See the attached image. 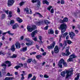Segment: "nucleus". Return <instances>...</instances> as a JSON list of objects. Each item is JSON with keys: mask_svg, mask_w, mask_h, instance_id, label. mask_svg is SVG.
<instances>
[{"mask_svg": "<svg viewBox=\"0 0 80 80\" xmlns=\"http://www.w3.org/2000/svg\"><path fill=\"white\" fill-rule=\"evenodd\" d=\"M73 72V69L70 68L69 70H65L64 71L61 72V76L64 77L65 76V73H66V78H68L69 77H70L72 75Z\"/></svg>", "mask_w": 80, "mask_h": 80, "instance_id": "f257e3e1", "label": "nucleus"}, {"mask_svg": "<svg viewBox=\"0 0 80 80\" xmlns=\"http://www.w3.org/2000/svg\"><path fill=\"white\" fill-rule=\"evenodd\" d=\"M67 28V26L65 23L62 24L60 27H58L59 30H61V33H64L66 31V29Z\"/></svg>", "mask_w": 80, "mask_h": 80, "instance_id": "f03ea898", "label": "nucleus"}, {"mask_svg": "<svg viewBox=\"0 0 80 80\" xmlns=\"http://www.w3.org/2000/svg\"><path fill=\"white\" fill-rule=\"evenodd\" d=\"M37 28V27L35 25H33L32 26V27H31L30 26H27V29L28 32H32V31L35 30Z\"/></svg>", "mask_w": 80, "mask_h": 80, "instance_id": "7ed1b4c3", "label": "nucleus"}, {"mask_svg": "<svg viewBox=\"0 0 80 80\" xmlns=\"http://www.w3.org/2000/svg\"><path fill=\"white\" fill-rule=\"evenodd\" d=\"M70 54V52H69V48L66 49L65 53L62 52V56H68Z\"/></svg>", "mask_w": 80, "mask_h": 80, "instance_id": "20e7f679", "label": "nucleus"}, {"mask_svg": "<svg viewBox=\"0 0 80 80\" xmlns=\"http://www.w3.org/2000/svg\"><path fill=\"white\" fill-rule=\"evenodd\" d=\"M67 35H68V32H65L64 33H62L61 35L59 36V38H60L59 41H61L62 37H63V38H65V37H66V36H67Z\"/></svg>", "mask_w": 80, "mask_h": 80, "instance_id": "39448f33", "label": "nucleus"}, {"mask_svg": "<svg viewBox=\"0 0 80 80\" xmlns=\"http://www.w3.org/2000/svg\"><path fill=\"white\" fill-rule=\"evenodd\" d=\"M14 2L15 0H9L8 2V7H11V6H12L13 3Z\"/></svg>", "mask_w": 80, "mask_h": 80, "instance_id": "423d86ee", "label": "nucleus"}, {"mask_svg": "<svg viewBox=\"0 0 80 80\" xmlns=\"http://www.w3.org/2000/svg\"><path fill=\"white\" fill-rule=\"evenodd\" d=\"M55 42H53L52 44H51L50 46H48V49H53L55 47Z\"/></svg>", "mask_w": 80, "mask_h": 80, "instance_id": "0eeeda50", "label": "nucleus"}, {"mask_svg": "<svg viewBox=\"0 0 80 80\" xmlns=\"http://www.w3.org/2000/svg\"><path fill=\"white\" fill-rule=\"evenodd\" d=\"M69 35H70V37H71V39H73V37L76 35L75 33L72 32H69Z\"/></svg>", "mask_w": 80, "mask_h": 80, "instance_id": "6e6552de", "label": "nucleus"}, {"mask_svg": "<svg viewBox=\"0 0 80 80\" xmlns=\"http://www.w3.org/2000/svg\"><path fill=\"white\" fill-rule=\"evenodd\" d=\"M63 61L61 59L59 61V63L58 64V66H59L61 68H62V63H63Z\"/></svg>", "mask_w": 80, "mask_h": 80, "instance_id": "1a4fd4ad", "label": "nucleus"}, {"mask_svg": "<svg viewBox=\"0 0 80 80\" xmlns=\"http://www.w3.org/2000/svg\"><path fill=\"white\" fill-rule=\"evenodd\" d=\"M38 31L37 30H35L33 32L31 33V36L32 37H35V35H36V33H37Z\"/></svg>", "mask_w": 80, "mask_h": 80, "instance_id": "9d476101", "label": "nucleus"}, {"mask_svg": "<svg viewBox=\"0 0 80 80\" xmlns=\"http://www.w3.org/2000/svg\"><path fill=\"white\" fill-rule=\"evenodd\" d=\"M54 53H58V52H59V50H58V46H56L54 49Z\"/></svg>", "mask_w": 80, "mask_h": 80, "instance_id": "9b49d317", "label": "nucleus"}, {"mask_svg": "<svg viewBox=\"0 0 80 80\" xmlns=\"http://www.w3.org/2000/svg\"><path fill=\"white\" fill-rule=\"evenodd\" d=\"M34 23L36 24V25H38V26H40V25H41V22L40 21H34Z\"/></svg>", "mask_w": 80, "mask_h": 80, "instance_id": "f8f14e48", "label": "nucleus"}, {"mask_svg": "<svg viewBox=\"0 0 80 80\" xmlns=\"http://www.w3.org/2000/svg\"><path fill=\"white\" fill-rule=\"evenodd\" d=\"M18 27V24L17 23H15L12 26V29H16Z\"/></svg>", "mask_w": 80, "mask_h": 80, "instance_id": "ddd939ff", "label": "nucleus"}, {"mask_svg": "<svg viewBox=\"0 0 80 80\" xmlns=\"http://www.w3.org/2000/svg\"><path fill=\"white\" fill-rule=\"evenodd\" d=\"M15 45L16 48H20V44L18 42L15 43Z\"/></svg>", "mask_w": 80, "mask_h": 80, "instance_id": "4468645a", "label": "nucleus"}, {"mask_svg": "<svg viewBox=\"0 0 80 80\" xmlns=\"http://www.w3.org/2000/svg\"><path fill=\"white\" fill-rule=\"evenodd\" d=\"M11 50L13 52L15 51L16 48H15V45H13L11 46Z\"/></svg>", "mask_w": 80, "mask_h": 80, "instance_id": "2eb2a0df", "label": "nucleus"}, {"mask_svg": "<svg viewBox=\"0 0 80 80\" xmlns=\"http://www.w3.org/2000/svg\"><path fill=\"white\" fill-rule=\"evenodd\" d=\"M16 20L19 23H22L23 22V20L19 18H16Z\"/></svg>", "mask_w": 80, "mask_h": 80, "instance_id": "dca6fc26", "label": "nucleus"}, {"mask_svg": "<svg viewBox=\"0 0 80 80\" xmlns=\"http://www.w3.org/2000/svg\"><path fill=\"white\" fill-rule=\"evenodd\" d=\"M49 34H53V30L52 29H50L48 31Z\"/></svg>", "mask_w": 80, "mask_h": 80, "instance_id": "f3484780", "label": "nucleus"}, {"mask_svg": "<svg viewBox=\"0 0 80 80\" xmlns=\"http://www.w3.org/2000/svg\"><path fill=\"white\" fill-rule=\"evenodd\" d=\"M27 47H24L22 48V49H21L20 50V51H21V52H25V51H27Z\"/></svg>", "mask_w": 80, "mask_h": 80, "instance_id": "a211bd4d", "label": "nucleus"}, {"mask_svg": "<svg viewBox=\"0 0 80 80\" xmlns=\"http://www.w3.org/2000/svg\"><path fill=\"white\" fill-rule=\"evenodd\" d=\"M5 63L7 64H8V67H10V66H12V64H11V62H10V61H7L5 62Z\"/></svg>", "mask_w": 80, "mask_h": 80, "instance_id": "6ab92c4d", "label": "nucleus"}, {"mask_svg": "<svg viewBox=\"0 0 80 80\" xmlns=\"http://www.w3.org/2000/svg\"><path fill=\"white\" fill-rule=\"evenodd\" d=\"M62 60H63V62H62V63L63 66L64 67H67V62H65V61H64V60L63 58L61 59Z\"/></svg>", "mask_w": 80, "mask_h": 80, "instance_id": "aec40b11", "label": "nucleus"}, {"mask_svg": "<svg viewBox=\"0 0 80 80\" xmlns=\"http://www.w3.org/2000/svg\"><path fill=\"white\" fill-rule=\"evenodd\" d=\"M37 2V7H38V8H40V0H39L38 2Z\"/></svg>", "mask_w": 80, "mask_h": 80, "instance_id": "412c9836", "label": "nucleus"}, {"mask_svg": "<svg viewBox=\"0 0 80 80\" xmlns=\"http://www.w3.org/2000/svg\"><path fill=\"white\" fill-rule=\"evenodd\" d=\"M42 2L43 4H47V5H48L49 4V3L47 1V0H43L42 1Z\"/></svg>", "mask_w": 80, "mask_h": 80, "instance_id": "4be33fe9", "label": "nucleus"}, {"mask_svg": "<svg viewBox=\"0 0 80 80\" xmlns=\"http://www.w3.org/2000/svg\"><path fill=\"white\" fill-rule=\"evenodd\" d=\"M44 23H45V24H46V25H48V24H50V22L47 20H45L44 21Z\"/></svg>", "mask_w": 80, "mask_h": 80, "instance_id": "5701e85b", "label": "nucleus"}, {"mask_svg": "<svg viewBox=\"0 0 80 80\" xmlns=\"http://www.w3.org/2000/svg\"><path fill=\"white\" fill-rule=\"evenodd\" d=\"M24 11L26 12L27 13L29 14V11L28 10V8H26L24 9Z\"/></svg>", "mask_w": 80, "mask_h": 80, "instance_id": "b1692460", "label": "nucleus"}, {"mask_svg": "<svg viewBox=\"0 0 80 80\" xmlns=\"http://www.w3.org/2000/svg\"><path fill=\"white\" fill-rule=\"evenodd\" d=\"M35 13L36 14V15H38V16L39 17H43V16H42V14H41L40 13L38 12H36Z\"/></svg>", "mask_w": 80, "mask_h": 80, "instance_id": "393cba45", "label": "nucleus"}, {"mask_svg": "<svg viewBox=\"0 0 80 80\" xmlns=\"http://www.w3.org/2000/svg\"><path fill=\"white\" fill-rule=\"evenodd\" d=\"M80 77V75H79V74H77V77L76 78H75V80H78V79H79V77Z\"/></svg>", "mask_w": 80, "mask_h": 80, "instance_id": "a878e982", "label": "nucleus"}, {"mask_svg": "<svg viewBox=\"0 0 80 80\" xmlns=\"http://www.w3.org/2000/svg\"><path fill=\"white\" fill-rule=\"evenodd\" d=\"M63 20L64 21V22H68V18L67 17H66L64 18Z\"/></svg>", "mask_w": 80, "mask_h": 80, "instance_id": "bb28decb", "label": "nucleus"}, {"mask_svg": "<svg viewBox=\"0 0 80 80\" xmlns=\"http://www.w3.org/2000/svg\"><path fill=\"white\" fill-rule=\"evenodd\" d=\"M70 57H71L72 58H76V57L75 55L72 54L70 56Z\"/></svg>", "mask_w": 80, "mask_h": 80, "instance_id": "cd10ccee", "label": "nucleus"}, {"mask_svg": "<svg viewBox=\"0 0 80 80\" xmlns=\"http://www.w3.org/2000/svg\"><path fill=\"white\" fill-rule=\"evenodd\" d=\"M13 23H15V21L13 20H12L10 21L9 24L11 25H12V24H13Z\"/></svg>", "mask_w": 80, "mask_h": 80, "instance_id": "c85d7f7f", "label": "nucleus"}, {"mask_svg": "<svg viewBox=\"0 0 80 80\" xmlns=\"http://www.w3.org/2000/svg\"><path fill=\"white\" fill-rule=\"evenodd\" d=\"M32 61V58H30L28 59L27 60V63H31V62Z\"/></svg>", "mask_w": 80, "mask_h": 80, "instance_id": "c756f323", "label": "nucleus"}, {"mask_svg": "<svg viewBox=\"0 0 80 80\" xmlns=\"http://www.w3.org/2000/svg\"><path fill=\"white\" fill-rule=\"evenodd\" d=\"M19 68H21V67L19 65L17 66L14 67V68H16L17 70H18Z\"/></svg>", "mask_w": 80, "mask_h": 80, "instance_id": "7c9ffc66", "label": "nucleus"}, {"mask_svg": "<svg viewBox=\"0 0 80 80\" xmlns=\"http://www.w3.org/2000/svg\"><path fill=\"white\" fill-rule=\"evenodd\" d=\"M39 0H32V2L33 3H36V2H37Z\"/></svg>", "mask_w": 80, "mask_h": 80, "instance_id": "2f4dec72", "label": "nucleus"}, {"mask_svg": "<svg viewBox=\"0 0 80 80\" xmlns=\"http://www.w3.org/2000/svg\"><path fill=\"white\" fill-rule=\"evenodd\" d=\"M32 74H29L28 75V78L29 79L30 78H32Z\"/></svg>", "mask_w": 80, "mask_h": 80, "instance_id": "473e14b6", "label": "nucleus"}, {"mask_svg": "<svg viewBox=\"0 0 80 80\" xmlns=\"http://www.w3.org/2000/svg\"><path fill=\"white\" fill-rule=\"evenodd\" d=\"M36 57L37 59H39L40 58L42 57V56L41 55H37L36 56Z\"/></svg>", "mask_w": 80, "mask_h": 80, "instance_id": "72a5a7b5", "label": "nucleus"}, {"mask_svg": "<svg viewBox=\"0 0 80 80\" xmlns=\"http://www.w3.org/2000/svg\"><path fill=\"white\" fill-rule=\"evenodd\" d=\"M16 57H17V55L15 54H13L12 56L10 57V58H16Z\"/></svg>", "mask_w": 80, "mask_h": 80, "instance_id": "f704fd0d", "label": "nucleus"}, {"mask_svg": "<svg viewBox=\"0 0 80 80\" xmlns=\"http://www.w3.org/2000/svg\"><path fill=\"white\" fill-rule=\"evenodd\" d=\"M25 2H21L19 3L20 6H22V5H24V3H25Z\"/></svg>", "mask_w": 80, "mask_h": 80, "instance_id": "c9c22d12", "label": "nucleus"}, {"mask_svg": "<svg viewBox=\"0 0 80 80\" xmlns=\"http://www.w3.org/2000/svg\"><path fill=\"white\" fill-rule=\"evenodd\" d=\"M1 66L2 67H5V68H4V69H5L6 68V67H7V65H6V64H4V63H3L2 64H1Z\"/></svg>", "mask_w": 80, "mask_h": 80, "instance_id": "e433bc0d", "label": "nucleus"}, {"mask_svg": "<svg viewBox=\"0 0 80 80\" xmlns=\"http://www.w3.org/2000/svg\"><path fill=\"white\" fill-rule=\"evenodd\" d=\"M52 8V6H50L49 7H48L47 8V9L49 10V11H50V10L51 9V8Z\"/></svg>", "mask_w": 80, "mask_h": 80, "instance_id": "4c0bfd02", "label": "nucleus"}, {"mask_svg": "<svg viewBox=\"0 0 80 80\" xmlns=\"http://www.w3.org/2000/svg\"><path fill=\"white\" fill-rule=\"evenodd\" d=\"M69 62H72L73 61V58H70L68 59Z\"/></svg>", "mask_w": 80, "mask_h": 80, "instance_id": "58836bf2", "label": "nucleus"}, {"mask_svg": "<svg viewBox=\"0 0 80 80\" xmlns=\"http://www.w3.org/2000/svg\"><path fill=\"white\" fill-rule=\"evenodd\" d=\"M32 39L33 40L35 41V42H37V38L36 37L33 38Z\"/></svg>", "mask_w": 80, "mask_h": 80, "instance_id": "ea45409f", "label": "nucleus"}, {"mask_svg": "<svg viewBox=\"0 0 80 80\" xmlns=\"http://www.w3.org/2000/svg\"><path fill=\"white\" fill-rule=\"evenodd\" d=\"M67 42L66 41H64V43H63V45L65 47L67 46Z\"/></svg>", "mask_w": 80, "mask_h": 80, "instance_id": "a19ab883", "label": "nucleus"}, {"mask_svg": "<svg viewBox=\"0 0 80 80\" xmlns=\"http://www.w3.org/2000/svg\"><path fill=\"white\" fill-rule=\"evenodd\" d=\"M31 80H36V77H35V76H34L33 78H31Z\"/></svg>", "mask_w": 80, "mask_h": 80, "instance_id": "79ce46f5", "label": "nucleus"}, {"mask_svg": "<svg viewBox=\"0 0 80 80\" xmlns=\"http://www.w3.org/2000/svg\"><path fill=\"white\" fill-rule=\"evenodd\" d=\"M67 43H68V44H71V43H72V41H71L70 40H68Z\"/></svg>", "mask_w": 80, "mask_h": 80, "instance_id": "37998d69", "label": "nucleus"}, {"mask_svg": "<svg viewBox=\"0 0 80 80\" xmlns=\"http://www.w3.org/2000/svg\"><path fill=\"white\" fill-rule=\"evenodd\" d=\"M28 42L29 44L30 45H33V43L32 41H30Z\"/></svg>", "mask_w": 80, "mask_h": 80, "instance_id": "c03bdc74", "label": "nucleus"}, {"mask_svg": "<svg viewBox=\"0 0 80 80\" xmlns=\"http://www.w3.org/2000/svg\"><path fill=\"white\" fill-rule=\"evenodd\" d=\"M61 23H64V21L63 20H62V19H60L59 21Z\"/></svg>", "mask_w": 80, "mask_h": 80, "instance_id": "a18cd8bd", "label": "nucleus"}, {"mask_svg": "<svg viewBox=\"0 0 80 80\" xmlns=\"http://www.w3.org/2000/svg\"><path fill=\"white\" fill-rule=\"evenodd\" d=\"M61 4H64L65 3V1L64 0H61Z\"/></svg>", "mask_w": 80, "mask_h": 80, "instance_id": "49530a36", "label": "nucleus"}, {"mask_svg": "<svg viewBox=\"0 0 80 80\" xmlns=\"http://www.w3.org/2000/svg\"><path fill=\"white\" fill-rule=\"evenodd\" d=\"M38 37L40 40H42V37L41 36H39Z\"/></svg>", "mask_w": 80, "mask_h": 80, "instance_id": "de8ad7c7", "label": "nucleus"}, {"mask_svg": "<svg viewBox=\"0 0 80 80\" xmlns=\"http://www.w3.org/2000/svg\"><path fill=\"white\" fill-rule=\"evenodd\" d=\"M53 8H52L51 10V13H53L54 11Z\"/></svg>", "mask_w": 80, "mask_h": 80, "instance_id": "09e8293b", "label": "nucleus"}, {"mask_svg": "<svg viewBox=\"0 0 80 80\" xmlns=\"http://www.w3.org/2000/svg\"><path fill=\"white\" fill-rule=\"evenodd\" d=\"M25 40H26L27 42H28L30 41V40H29V38H25Z\"/></svg>", "mask_w": 80, "mask_h": 80, "instance_id": "8fccbe9b", "label": "nucleus"}, {"mask_svg": "<svg viewBox=\"0 0 80 80\" xmlns=\"http://www.w3.org/2000/svg\"><path fill=\"white\" fill-rule=\"evenodd\" d=\"M36 53H37L36 52H32L31 53H30V55H32L33 54H36Z\"/></svg>", "mask_w": 80, "mask_h": 80, "instance_id": "3c124183", "label": "nucleus"}, {"mask_svg": "<svg viewBox=\"0 0 80 80\" xmlns=\"http://www.w3.org/2000/svg\"><path fill=\"white\" fill-rule=\"evenodd\" d=\"M44 78H48V76L47 75H44Z\"/></svg>", "mask_w": 80, "mask_h": 80, "instance_id": "603ef678", "label": "nucleus"}, {"mask_svg": "<svg viewBox=\"0 0 80 80\" xmlns=\"http://www.w3.org/2000/svg\"><path fill=\"white\" fill-rule=\"evenodd\" d=\"M17 12H20V10L18 7L17 8Z\"/></svg>", "mask_w": 80, "mask_h": 80, "instance_id": "864d4df0", "label": "nucleus"}, {"mask_svg": "<svg viewBox=\"0 0 80 80\" xmlns=\"http://www.w3.org/2000/svg\"><path fill=\"white\" fill-rule=\"evenodd\" d=\"M4 12H5V13H7V14H8V10L5 11V10H4Z\"/></svg>", "mask_w": 80, "mask_h": 80, "instance_id": "5fc2aeb1", "label": "nucleus"}, {"mask_svg": "<svg viewBox=\"0 0 80 80\" xmlns=\"http://www.w3.org/2000/svg\"><path fill=\"white\" fill-rule=\"evenodd\" d=\"M5 17V14H2V18H4Z\"/></svg>", "mask_w": 80, "mask_h": 80, "instance_id": "6e6d98bb", "label": "nucleus"}, {"mask_svg": "<svg viewBox=\"0 0 80 80\" xmlns=\"http://www.w3.org/2000/svg\"><path fill=\"white\" fill-rule=\"evenodd\" d=\"M48 27H49V26L48 25L46 26L44 28L45 29L47 30V29H48Z\"/></svg>", "mask_w": 80, "mask_h": 80, "instance_id": "4d7b16f0", "label": "nucleus"}, {"mask_svg": "<svg viewBox=\"0 0 80 80\" xmlns=\"http://www.w3.org/2000/svg\"><path fill=\"white\" fill-rule=\"evenodd\" d=\"M55 32L56 35H58V30H55Z\"/></svg>", "mask_w": 80, "mask_h": 80, "instance_id": "13d9d810", "label": "nucleus"}, {"mask_svg": "<svg viewBox=\"0 0 80 80\" xmlns=\"http://www.w3.org/2000/svg\"><path fill=\"white\" fill-rule=\"evenodd\" d=\"M39 44H42L43 43V42L42 41V40H40V41L39 42Z\"/></svg>", "mask_w": 80, "mask_h": 80, "instance_id": "bf43d9fd", "label": "nucleus"}, {"mask_svg": "<svg viewBox=\"0 0 80 80\" xmlns=\"http://www.w3.org/2000/svg\"><path fill=\"white\" fill-rule=\"evenodd\" d=\"M5 80H9V77H6V78H5Z\"/></svg>", "mask_w": 80, "mask_h": 80, "instance_id": "052dcab7", "label": "nucleus"}, {"mask_svg": "<svg viewBox=\"0 0 80 80\" xmlns=\"http://www.w3.org/2000/svg\"><path fill=\"white\" fill-rule=\"evenodd\" d=\"M9 80H13V79L14 78L13 77H9Z\"/></svg>", "mask_w": 80, "mask_h": 80, "instance_id": "680f3d73", "label": "nucleus"}, {"mask_svg": "<svg viewBox=\"0 0 80 80\" xmlns=\"http://www.w3.org/2000/svg\"><path fill=\"white\" fill-rule=\"evenodd\" d=\"M14 74H15L16 75H17L18 74V72H15Z\"/></svg>", "mask_w": 80, "mask_h": 80, "instance_id": "e2e57ef3", "label": "nucleus"}, {"mask_svg": "<svg viewBox=\"0 0 80 80\" xmlns=\"http://www.w3.org/2000/svg\"><path fill=\"white\" fill-rule=\"evenodd\" d=\"M32 62H33V63H36L37 61L35 60V59H34L33 61H32Z\"/></svg>", "mask_w": 80, "mask_h": 80, "instance_id": "0e129e2a", "label": "nucleus"}, {"mask_svg": "<svg viewBox=\"0 0 80 80\" xmlns=\"http://www.w3.org/2000/svg\"><path fill=\"white\" fill-rule=\"evenodd\" d=\"M36 47L38 50H39V46L38 45H36Z\"/></svg>", "mask_w": 80, "mask_h": 80, "instance_id": "69168bd1", "label": "nucleus"}, {"mask_svg": "<svg viewBox=\"0 0 80 80\" xmlns=\"http://www.w3.org/2000/svg\"><path fill=\"white\" fill-rule=\"evenodd\" d=\"M24 79H25V78H24V77H22V78H21L20 80H24Z\"/></svg>", "mask_w": 80, "mask_h": 80, "instance_id": "338daca9", "label": "nucleus"}, {"mask_svg": "<svg viewBox=\"0 0 80 80\" xmlns=\"http://www.w3.org/2000/svg\"><path fill=\"white\" fill-rule=\"evenodd\" d=\"M68 38H69L68 35L67 36L66 38V40H68Z\"/></svg>", "mask_w": 80, "mask_h": 80, "instance_id": "774afa93", "label": "nucleus"}]
</instances>
